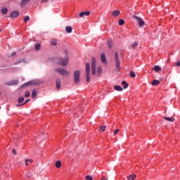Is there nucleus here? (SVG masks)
<instances>
[{"label":"nucleus","mask_w":180,"mask_h":180,"mask_svg":"<svg viewBox=\"0 0 180 180\" xmlns=\"http://www.w3.org/2000/svg\"><path fill=\"white\" fill-rule=\"evenodd\" d=\"M107 44L108 46L109 49H112V47L113 46L112 41H110V40L107 41Z\"/></svg>","instance_id":"obj_27"},{"label":"nucleus","mask_w":180,"mask_h":180,"mask_svg":"<svg viewBox=\"0 0 180 180\" xmlns=\"http://www.w3.org/2000/svg\"><path fill=\"white\" fill-rule=\"evenodd\" d=\"M91 68L89 66V63H86V82H89L91 79Z\"/></svg>","instance_id":"obj_2"},{"label":"nucleus","mask_w":180,"mask_h":180,"mask_svg":"<svg viewBox=\"0 0 180 180\" xmlns=\"http://www.w3.org/2000/svg\"><path fill=\"white\" fill-rule=\"evenodd\" d=\"M28 102H30V99H27L22 105H26Z\"/></svg>","instance_id":"obj_41"},{"label":"nucleus","mask_w":180,"mask_h":180,"mask_svg":"<svg viewBox=\"0 0 180 180\" xmlns=\"http://www.w3.org/2000/svg\"><path fill=\"white\" fill-rule=\"evenodd\" d=\"M13 154H16V150H15V149H13Z\"/></svg>","instance_id":"obj_45"},{"label":"nucleus","mask_w":180,"mask_h":180,"mask_svg":"<svg viewBox=\"0 0 180 180\" xmlns=\"http://www.w3.org/2000/svg\"><path fill=\"white\" fill-rule=\"evenodd\" d=\"M1 13L6 15L8 13V8L6 7H3L1 8Z\"/></svg>","instance_id":"obj_21"},{"label":"nucleus","mask_w":180,"mask_h":180,"mask_svg":"<svg viewBox=\"0 0 180 180\" xmlns=\"http://www.w3.org/2000/svg\"><path fill=\"white\" fill-rule=\"evenodd\" d=\"M29 20H30V16H25V17L24 18V22H25V23H27V22H29Z\"/></svg>","instance_id":"obj_30"},{"label":"nucleus","mask_w":180,"mask_h":180,"mask_svg":"<svg viewBox=\"0 0 180 180\" xmlns=\"http://www.w3.org/2000/svg\"><path fill=\"white\" fill-rule=\"evenodd\" d=\"M129 75L131 77V78H134V77H136V73L133 71H131Z\"/></svg>","instance_id":"obj_34"},{"label":"nucleus","mask_w":180,"mask_h":180,"mask_svg":"<svg viewBox=\"0 0 180 180\" xmlns=\"http://www.w3.org/2000/svg\"><path fill=\"white\" fill-rule=\"evenodd\" d=\"M65 31L67 32V33H71L72 32V27L71 26L66 27Z\"/></svg>","instance_id":"obj_19"},{"label":"nucleus","mask_w":180,"mask_h":180,"mask_svg":"<svg viewBox=\"0 0 180 180\" xmlns=\"http://www.w3.org/2000/svg\"><path fill=\"white\" fill-rule=\"evenodd\" d=\"M47 1H48V0H41V2L46 3V2H47Z\"/></svg>","instance_id":"obj_47"},{"label":"nucleus","mask_w":180,"mask_h":180,"mask_svg":"<svg viewBox=\"0 0 180 180\" xmlns=\"http://www.w3.org/2000/svg\"><path fill=\"white\" fill-rule=\"evenodd\" d=\"M24 101H25V97H19L18 102V103H23Z\"/></svg>","instance_id":"obj_28"},{"label":"nucleus","mask_w":180,"mask_h":180,"mask_svg":"<svg viewBox=\"0 0 180 180\" xmlns=\"http://www.w3.org/2000/svg\"><path fill=\"white\" fill-rule=\"evenodd\" d=\"M91 74L95 75L96 74V59L92 58L91 59Z\"/></svg>","instance_id":"obj_3"},{"label":"nucleus","mask_w":180,"mask_h":180,"mask_svg":"<svg viewBox=\"0 0 180 180\" xmlns=\"http://www.w3.org/2000/svg\"><path fill=\"white\" fill-rule=\"evenodd\" d=\"M153 70L155 71V72H158V71H161V67L159 65H155L153 68Z\"/></svg>","instance_id":"obj_20"},{"label":"nucleus","mask_w":180,"mask_h":180,"mask_svg":"<svg viewBox=\"0 0 180 180\" xmlns=\"http://www.w3.org/2000/svg\"><path fill=\"white\" fill-rule=\"evenodd\" d=\"M101 180H108V179L103 177Z\"/></svg>","instance_id":"obj_46"},{"label":"nucleus","mask_w":180,"mask_h":180,"mask_svg":"<svg viewBox=\"0 0 180 180\" xmlns=\"http://www.w3.org/2000/svg\"><path fill=\"white\" fill-rule=\"evenodd\" d=\"M86 180H92V178L91 177V176L87 175V176H86Z\"/></svg>","instance_id":"obj_40"},{"label":"nucleus","mask_w":180,"mask_h":180,"mask_svg":"<svg viewBox=\"0 0 180 180\" xmlns=\"http://www.w3.org/2000/svg\"><path fill=\"white\" fill-rule=\"evenodd\" d=\"M112 16L116 18V16H119L120 15V11L115 10L114 11H112Z\"/></svg>","instance_id":"obj_13"},{"label":"nucleus","mask_w":180,"mask_h":180,"mask_svg":"<svg viewBox=\"0 0 180 180\" xmlns=\"http://www.w3.org/2000/svg\"><path fill=\"white\" fill-rule=\"evenodd\" d=\"M16 56V52H13L8 57H15Z\"/></svg>","instance_id":"obj_39"},{"label":"nucleus","mask_w":180,"mask_h":180,"mask_svg":"<svg viewBox=\"0 0 180 180\" xmlns=\"http://www.w3.org/2000/svg\"><path fill=\"white\" fill-rule=\"evenodd\" d=\"M36 96H37V90H36V89H32V99L36 98Z\"/></svg>","instance_id":"obj_16"},{"label":"nucleus","mask_w":180,"mask_h":180,"mask_svg":"<svg viewBox=\"0 0 180 180\" xmlns=\"http://www.w3.org/2000/svg\"><path fill=\"white\" fill-rule=\"evenodd\" d=\"M84 15L85 16H89V15H91V11H82L79 13V18H83Z\"/></svg>","instance_id":"obj_9"},{"label":"nucleus","mask_w":180,"mask_h":180,"mask_svg":"<svg viewBox=\"0 0 180 180\" xmlns=\"http://www.w3.org/2000/svg\"><path fill=\"white\" fill-rule=\"evenodd\" d=\"M55 71H56V72H58V74H60V75H68V74H70V72H68L67 70L61 68L55 69Z\"/></svg>","instance_id":"obj_6"},{"label":"nucleus","mask_w":180,"mask_h":180,"mask_svg":"<svg viewBox=\"0 0 180 180\" xmlns=\"http://www.w3.org/2000/svg\"><path fill=\"white\" fill-rule=\"evenodd\" d=\"M105 129H106V126H105V125L100 127V130L101 131H105Z\"/></svg>","instance_id":"obj_37"},{"label":"nucleus","mask_w":180,"mask_h":180,"mask_svg":"<svg viewBox=\"0 0 180 180\" xmlns=\"http://www.w3.org/2000/svg\"><path fill=\"white\" fill-rule=\"evenodd\" d=\"M56 89H60V88H61V80H60V79L56 80Z\"/></svg>","instance_id":"obj_12"},{"label":"nucleus","mask_w":180,"mask_h":180,"mask_svg":"<svg viewBox=\"0 0 180 180\" xmlns=\"http://www.w3.org/2000/svg\"><path fill=\"white\" fill-rule=\"evenodd\" d=\"M81 75V72L79 70H75L74 72V84H79V77Z\"/></svg>","instance_id":"obj_4"},{"label":"nucleus","mask_w":180,"mask_h":180,"mask_svg":"<svg viewBox=\"0 0 180 180\" xmlns=\"http://www.w3.org/2000/svg\"><path fill=\"white\" fill-rule=\"evenodd\" d=\"M152 85L153 86H157V85H160V81L157 79L153 80L152 82Z\"/></svg>","instance_id":"obj_18"},{"label":"nucleus","mask_w":180,"mask_h":180,"mask_svg":"<svg viewBox=\"0 0 180 180\" xmlns=\"http://www.w3.org/2000/svg\"><path fill=\"white\" fill-rule=\"evenodd\" d=\"M101 63H103V64H106V63H107L106 55H105L104 53L101 54Z\"/></svg>","instance_id":"obj_11"},{"label":"nucleus","mask_w":180,"mask_h":180,"mask_svg":"<svg viewBox=\"0 0 180 180\" xmlns=\"http://www.w3.org/2000/svg\"><path fill=\"white\" fill-rule=\"evenodd\" d=\"M68 51L65 50L63 56L57 58V63L58 64H59V65H62V67H65V65H68Z\"/></svg>","instance_id":"obj_1"},{"label":"nucleus","mask_w":180,"mask_h":180,"mask_svg":"<svg viewBox=\"0 0 180 180\" xmlns=\"http://www.w3.org/2000/svg\"><path fill=\"white\" fill-rule=\"evenodd\" d=\"M51 46H57V40L53 39V40L51 41Z\"/></svg>","instance_id":"obj_32"},{"label":"nucleus","mask_w":180,"mask_h":180,"mask_svg":"<svg viewBox=\"0 0 180 180\" xmlns=\"http://www.w3.org/2000/svg\"><path fill=\"white\" fill-rule=\"evenodd\" d=\"M117 133H119V129H115L114 131V134H117Z\"/></svg>","instance_id":"obj_42"},{"label":"nucleus","mask_w":180,"mask_h":180,"mask_svg":"<svg viewBox=\"0 0 180 180\" xmlns=\"http://www.w3.org/2000/svg\"><path fill=\"white\" fill-rule=\"evenodd\" d=\"M133 18L136 19V20H137L138 22V25L140 27H141V26H144V20H143V18H141V17H139L136 15H133Z\"/></svg>","instance_id":"obj_5"},{"label":"nucleus","mask_w":180,"mask_h":180,"mask_svg":"<svg viewBox=\"0 0 180 180\" xmlns=\"http://www.w3.org/2000/svg\"><path fill=\"white\" fill-rule=\"evenodd\" d=\"M41 83H37L36 81H30L24 83L22 86L21 88H25V86H29V85H40Z\"/></svg>","instance_id":"obj_7"},{"label":"nucleus","mask_w":180,"mask_h":180,"mask_svg":"<svg viewBox=\"0 0 180 180\" xmlns=\"http://www.w3.org/2000/svg\"><path fill=\"white\" fill-rule=\"evenodd\" d=\"M114 89L115 91H118V92H122V91H123V88L119 85H115L114 86Z\"/></svg>","instance_id":"obj_14"},{"label":"nucleus","mask_w":180,"mask_h":180,"mask_svg":"<svg viewBox=\"0 0 180 180\" xmlns=\"http://www.w3.org/2000/svg\"><path fill=\"white\" fill-rule=\"evenodd\" d=\"M118 24L120 25V26H123V25H124V20L120 19V20H119Z\"/></svg>","instance_id":"obj_31"},{"label":"nucleus","mask_w":180,"mask_h":180,"mask_svg":"<svg viewBox=\"0 0 180 180\" xmlns=\"http://www.w3.org/2000/svg\"><path fill=\"white\" fill-rule=\"evenodd\" d=\"M23 105H24L23 103H22V104H17V105H16V107H17V108H19L20 106H23Z\"/></svg>","instance_id":"obj_43"},{"label":"nucleus","mask_w":180,"mask_h":180,"mask_svg":"<svg viewBox=\"0 0 180 180\" xmlns=\"http://www.w3.org/2000/svg\"><path fill=\"white\" fill-rule=\"evenodd\" d=\"M19 16V11H15L11 13L10 18H15Z\"/></svg>","instance_id":"obj_10"},{"label":"nucleus","mask_w":180,"mask_h":180,"mask_svg":"<svg viewBox=\"0 0 180 180\" xmlns=\"http://www.w3.org/2000/svg\"><path fill=\"white\" fill-rule=\"evenodd\" d=\"M176 67H180V62L176 63Z\"/></svg>","instance_id":"obj_44"},{"label":"nucleus","mask_w":180,"mask_h":180,"mask_svg":"<svg viewBox=\"0 0 180 180\" xmlns=\"http://www.w3.org/2000/svg\"><path fill=\"white\" fill-rule=\"evenodd\" d=\"M18 84H19V80H11L6 82V85H8V86L18 85Z\"/></svg>","instance_id":"obj_8"},{"label":"nucleus","mask_w":180,"mask_h":180,"mask_svg":"<svg viewBox=\"0 0 180 180\" xmlns=\"http://www.w3.org/2000/svg\"><path fill=\"white\" fill-rule=\"evenodd\" d=\"M122 85L124 89H127V88H129V84L127 82H126V81H122Z\"/></svg>","instance_id":"obj_17"},{"label":"nucleus","mask_w":180,"mask_h":180,"mask_svg":"<svg viewBox=\"0 0 180 180\" xmlns=\"http://www.w3.org/2000/svg\"><path fill=\"white\" fill-rule=\"evenodd\" d=\"M115 65H116V70H119L120 68V61L116 60Z\"/></svg>","instance_id":"obj_24"},{"label":"nucleus","mask_w":180,"mask_h":180,"mask_svg":"<svg viewBox=\"0 0 180 180\" xmlns=\"http://www.w3.org/2000/svg\"><path fill=\"white\" fill-rule=\"evenodd\" d=\"M128 180H134L136 179V176L134 174H130L128 177H127Z\"/></svg>","instance_id":"obj_25"},{"label":"nucleus","mask_w":180,"mask_h":180,"mask_svg":"<svg viewBox=\"0 0 180 180\" xmlns=\"http://www.w3.org/2000/svg\"><path fill=\"white\" fill-rule=\"evenodd\" d=\"M29 2H30V0H22V5H26V4H28Z\"/></svg>","instance_id":"obj_36"},{"label":"nucleus","mask_w":180,"mask_h":180,"mask_svg":"<svg viewBox=\"0 0 180 180\" xmlns=\"http://www.w3.org/2000/svg\"><path fill=\"white\" fill-rule=\"evenodd\" d=\"M102 74V68L101 66H98L97 68V75H100Z\"/></svg>","instance_id":"obj_22"},{"label":"nucleus","mask_w":180,"mask_h":180,"mask_svg":"<svg viewBox=\"0 0 180 180\" xmlns=\"http://www.w3.org/2000/svg\"><path fill=\"white\" fill-rule=\"evenodd\" d=\"M115 61H119V53H117V52L115 53Z\"/></svg>","instance_id":"obj_33"},{"label":"nucleus","mask_w":180,"mask_h":180,"mask_svg":"<svg viewBox=\"0 0 180 180\" xmlns=\"http://www.w3.org/2000/svg\"><path fill=\"white\" fill-rule=\"evenodd\" d=\"M34 48H35L36 51H39V50H40V48H41L40 44H39V43L35 44Z\"/></svg>","instance_id":"obj_23"},{"label":"nucleus","mask_w":180,"mask_h":180,"mask_svg":"<svg viewBox=\"0 0 180 180\" xmlns=\"http://www.w3.org/2000/svg\"><path fill=\"white\" fill-rule=\"evenodd\" d=\"M25 96L26 98H29V97L30 96V92H29V91H25Z\"/></svg>","instance_id":"obj_38"},{"label":"nucleus","mask_w":180,"mask_h":180,"mask_svg":"<svg viewBox=\"0 0 180 180\" xmlns=\"http://www.w3.org/2000/svg\"><path fill=\"white\" fill-rule=\"evenodd\" d=\"M33 162V160H29V159H26L25 160V165L27 166L29 165V163L28 162Z\"/></svg>","instance_id":"obj_35"},{"label":"nucleus","mask_w":180,"mask_h":180,"mask_svg":"<svg viewBox=\"0 0 180 180\" xmlns=\"http://www.w3.org/2000/svg\"><path fill=\"white\" fill-rule=\"evenodd\" d=\"M56 168H60V167H61V161L58 160V161L56 162Z\"/></svg>","instance_id":"obj_29"},{"label":"nucleus","mask_w":180,"mask_h":180,"mask_svg":"<svg viewBox=\"0 0 180 180\" xmlns=\"http://www.w3.org/2000/svg\"><path fill=\"white\" fill-rule=\"evenodd\" d=\"M137 46H139V43H137V41H135L131 45V49H136V47H137Z\"/></svg>","instance_id":"obj_26"},{"label":"nucleus","mask_w":180,"mask_h":180,"mask_svg":"<svg viewBox=\"0 0 180 180\" xmlns=\"http://www.w3.org/2000/svg\"><path fill=\"white\" fill-rule=\"evenodd\" d=\"M164 119L167 120V122H171L172 123L175 122V118L174 117H164Z\"/></svg>","instance_id":"obj_15"}]
</instances>
